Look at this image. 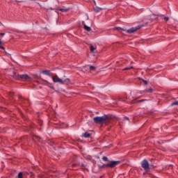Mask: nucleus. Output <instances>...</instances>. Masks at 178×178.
<instances>
[{
	"label": "nucleus",
	"instance_id": "obj_1",
	"mask_svg": "<svg viewBox=\"0 0 178 178\" xmlns=\"http://www.w3.org/2000/svg\"><path fill=\"white\" fill-rule=\"evenodd\" d=\"M141 29V26H138L136 27H132L130 29L126 30L124 29H122L120 27H117L115 29V30H118V31H126L128 34H133V33H136L137 30H140Z\"/></svg>",
	"mask_w": 178,
	"mask_h": 178
},
{
	"label": "nucleus",
	"instance_id": "obj_2",
	"mask_svg": "<svg viewBox=\"0 0 178 178\" xmlns=\"http://www.w3.org/2000/svg\"><path fill=\"white\" fill-rule=\"evenodd\" d=\"M95 123H104V122H106L108 120L107 115H103L102 117H95L93 118Z\"/></svg>",
	"mask_w": 178,
	"mask_h": 178
},
{
	"label": "nucleus",
	"instance_id": "obj_3",
	"mask_svg": "<svg viewBox=\"0 0 178 178\" xmlns=\"http://www.w3.org/2000/svg\"><path fill=\"white\" fill-rule=\"evenodd\" d=\"M119 163H120V161H108V163L106 165H104V166L106 168H115V166H118V165H119Z\"/></svg>",
	"mask_w": 178,
	"mask_h": 178
},
{
	"label": "nucleus",
	"instance_id": "obj_4",
	"mask_svg": "<svg viewBox=\"0 0 178 178\" xmlns=\"http://www.w3.org/2000/svg\"><path fill=\"white\" fill-rule=\"evenodd\" d=\"M52 80L54 81V83H59L60 84H65V82H63V80L60 78H59V76H58V75H54L52 77Z\"/></svg>",
	"mask_w": 178,
	"mask_h": 178
},
{
	"label": "nucleus",
	"instance_id": "obj_5",
	"mask_svg": "<svg viewBox=\"0 0 178 178\" xmlns=\"http://www.w3.org/2000/svg\"><path fill=\"white\" fill-rule=\"evenodd\" d=\"M141 165L144 169H148V168H149V163H148V161L147 160H143L141 162Z\"/></svg>",
	"mask_w": 178,
	"mask_h": 178
},
{
	"label": "nucleus",
	"instance_id": "obj_6",
	"mask_svg": "<svg viewBox=\"0 0 178 178\" xmlns=\"http://www.w3.org/2000/svg\"><path fill=\"white\" fill-rule=\"evenodd\" d=\"M87 69H90V70H95L96 67L95 66H92V65H88L86 66L83 68V70H87Z\"/></svg>",
	"mask_w": 178,
	"mask_h": 178
},
{
	"label": "nucleus",
	"instance_id": "obj_7",
	"mask_svg": "<svg viewBox=\"0 0 178 178\" xmlns=\"http://www.w3.org/2000/svg\"><path fill=\"white\" fill-rule=\"evenodd\" d=\"M19 78L22 80H29V79H30V76H29V75L27 74H22L19 75Z\"/></svg>",
	"mask_w": 178,
	"mask_h": 178
},
{
	"label": "nucleus",
	"instance_id": "obj_8",
	"mask_svg": "<svg viewBox=\"0 0 178 178\" xmlns=\"http://www.w3.org/2000/svg\"><path fill=\"white\" fill-rule=\"evenodd\" d=\"M43 74H45L46 76H51V72L49 70H44L42 72Z\"/></svg>",
	"mask_w": 178,
	"mask_h": 178
},
{
	"label": "nucleus",
	"instance_id": "obj_9",
	"mask_svg": "<svg viewBox=\"0 0 178 178\" xmlns=\"http://www.w3.org/2000/svg\"><path fill=\"white\" fill-rule=\"evenodd\" d=\"M83 29L86 31H91V28L88 26H86V24H83Z\"/></svg>",
	"mask_w": 178,
	"mask_h": 178
},
{
	"label": "nucleus",
	"instance_id": "obj_10",
	"mask_svg": "<svg viewBox=\"0 0 178 178\" xmlns=\"http://www.w3.org/2000/svg\"><path fill=\"white\" fill-rule=\"evenodd\" d=\"M64 84H70V79L69 78H67L63 81Z\"/></svg>",
	"mask_w": 178,
	"mask_h": 178
},
{
	"label": "nucleus",
	"instance_id": "obj_11",
	"mask_svg": "<svg viewBox=\"0 0 178 178\" xmlns=\"http://www.w3.org/2000/svg\"><path fill=\"white\" fill-rule=\"evenodd\" d=\"M90 51H91V52H96V51H97V48H95L94 46H92V45H90Z\"/></svg>",
	"mask_w": 178,
	"mask_h": 178
},
{
	"label": "nucleus",
	"instance_id": "obj_12",
	"mask_svg": "<svg viewBox=\"0 0 178 178\" xmlns=\"http://www.w3.org/2000/svg\"><path fill=\"white\" fill-rule=\"evenodd\" d=\"M90 134L88 133V132H86L84 134H83V137H85V138H88L90 137Z\"/></svg>",
	"mask_w": 178,
	"mask_h": 178
},
{
	"label": "nucleus",
	"instance_id": "obj_13",
	"mask_svg": "<svg viewBox=\"0 0 178 178\" xmlns=\"http://www.w3.org/2000/svg\"><path fill=\"white\" fill-rule=\"evenodd\" d=\"M59 10H60V12H68L69 8H60Z\"/></svg>",
	"mask_w": 178,
	"mask_h": 178
},
{
	"label": "nucleus",
	"instance_id": "obj_14",
	"mask_svg": "<svg viewBox=\"0 0 178 178\" xmlns=\"http://www.w3.org/2000/svg\"><path fill=\"white\" fill-rule=\"evenodd\" d=\"M100 10H102V8L99 7L95 8V12H99Z\"/></svg>",
	"mask_w": 178,
	"mask_h": 178
},
{
	"label": "nucleus",
	"instance_id": "obj_15",
	"mask_svg": "<svg viewBox=\"0 0 178 178\" xmlns=\"http://www.w3.org/2000/svg\"><path fill=\"white\" fill-rule=\"evenodd\" d=\"M18 178H23V173L22 172H19L18 174Z\"/></svg>",
	"mask_w": 178,
	"mask_h": 178
},
{
	"label": "nucleus",
	"instance_id": "obj_16",
	"mask_svg": "<svg viewBox=\"0 0 178 178\" xmlns=\"http://www.w3.org/2000/svg\"><path fill=\"white\" fill-rule=\"evenodd\" d=\"M173 105H178V102H174L171 104V106H173Z\"/></svg>",
	"mask_w": 178,
	"mask_h": 178
},
{
	"label": "nucleus",
	"instance_id": "obj_17",
	"mask_svg": "<svg viewBox=\"0 0 178 178\" xmlns=\"http://www.w3.org/2000/svg\"><path fill=\"white\" fill-rule=\"evenodd\" d=\"M2 44V41L0 40V48L1 49H5L4 47H2L1 44Z\"/></svg>",
	"mask_w": 178,
	"mask_h": 178
},
{
	"label": "nucleus",
	"instance_id": "obj_18",
	"mask_svg": "<svg viewBox=\"0 0 178 178\" xmlns=\"http://www.w3.org/2000/svg\"><path fill=\"white\" fill-rule=\"evenodd\" d=\"M102 159H103V161H104L105 162H106V161H108V157L104 156V157L102 158Z\"/></svg>",
	"mask_w": 178,
	"mask_h": 178
},
{
	"label": "nucleus",
	"instance_id": "obj_19",
	"mask_svg": "<svg viewBox=\"0 0 178 178\" xmlns=\"http://www.w3.org/2000/svg\"><path fill=\"white\" fill-rule=\"evenodd\" d=\"M141 83H144L145 84H147L148 82L147 81L144 80V79H142Z\"/></svg>",
	"mask_w": 178,
	"mask_h": 178
},
{
	"label": "nucleus",
	"instance_id": "obj_20",
	"mask_svg": "<svg viewBox=\"0 0 178 178\" xmlns=\"http://www.w3.org/2000/svg\"><path fill=\"white\" fill-rule=\"evenodd\" d=\"M133 67H126L124 69H123V70H130V69H131Z\"/></svg>",
	"mask_w": 178,
	"mask_h": 178
},
{
	"label": "nucleus",
	"instance_id": "obj_21",
	"mask_svg": "<svg viewBox=\"0 0 178 178\" xmlns=\"http://www.w3.org/2000/svg\"><path fill=\"white\" fill-rule=\"evenodd\" d=\"M146 92H152V88H149L148 90H146Z\"/></svg>",
	"mask_w": 178,
	"mask_h": 178
},
{
	"label": "nucleus",
	"instance_id": "obj_22",
	"mask_svg": "<svg viewBox=\"0 0 178 178\" xmlns=\"http://www.w3.org/2000/svg\"><path fill=\"white\" fill-rule=\"evenodd\" d=\"M164 20L165 22H168V20H169V17H164Z\"/></svg>",
	"mask_w": 178,
	"mask_h": 178
},
{
	"label": "nucleus",
	"instance_id": "obj_23",
	"mask_svg": "<svg viewBox=\"0 0 178 178\" xmlns=\"http://www.w3.org/2000/svg\"><path fill=\"white\" fill-rule=\"evenodd\" d=\"M0 35H5V33H1Z\"/></svg>",
	"mask_w": 178,
	"mask_h": 178
},
{
	"label": "nucleus",
	"instance_id": "obj_24",
	"mask_svg": "<svg viewBox=\"0 0 178 178\" xmlns=\"http://www.w3.org/2000/svg\"><path fill=\"white\" fill-rule=\"evenodd\" d=\"M46 81V83H49L48 81Z\"/></svg>",
	"mask_w": 178,
	"mask_h": 178
}]
</instances>
